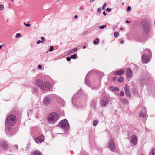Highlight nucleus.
Returning <instances> with one entry per match:
<instances>
[{"mask_svg": "<svg viewBox=\"0 0 155 155\" xmlns=\"http://www.w3.org/2000/svg\"><path fill=\"white\" fill-rule=\"evenodd\" d=\"M110 149L112 151H114L115 149V147L113 139L110 138V142L108 145Z\"/></svg>", "mask_w": 155, "mask_h": 155, "instance_id": "6", "label": "nucleus"}, {"mask_svg": "<svg viewBox=\"0 0 155 155\" xmlns=\"http://www.w3.org/2000/svg\"><path fill=\"white\" fill-rule=\"evenodd\" d=\"M36 84L38 87L42 90H48L50 88V85L48 83L45 84L42 81L40 80H37Z\"/></svg>", "mask_w": 155, "mask_h": 155, "instance_id": "1", "label": "nucleus"}, {"mask_svg": "<svg viewBox=\"0 0 155 155\" xmlns=\"http://www.w3.org/2000/svg\"><path fill=\"white\" fill-rule=\"evenodd\" d=\"M126 95L128 97H130L131 96V93L128 91H125Z\"/></svg>", "mask_w": 155, "mask_h": 155, "instance_id": "17", "label": "nucleus"}, {"mask_svg": "<svg viewBox=\"0 0 155 155\" xmlns=\"http://www.w3.org/2000/svg\"><path fill=\"white\" fill-rule=\"evenodd\" d=\"M106 11H108L109 12H110L111 11V9H110L109 8H107L106 9Z\"/></svg>", "mask_w": 155, "mask_h": 155, "instance_id": "37", "label": "nucleus"}, {"mask_svg": "<svg viewBox=\"0 0 155 155\" xmlns=\"http://www.w3.org/2000/svg\"><path fill=\"white\" fill-rule=\"evenodd\" d=\"M78 51V48H74L73 49L70 51L71 53H73Z\"/></svg>", "mask_w": 155, "mask_h": 155, "instance_id": "18", "label": "nucleus"}, {"mask_svg": "<svg viewBox=\"0 0 155 155\" xmlns=\"http://www.w3.org/2000/svg\"><path fill=\"white\" fill-rule=\"evenodd\" d=\"M74 97H73V98H72V102H73V100H74Z\"/></svg>", "mask_w": 155, "mask_h": 155, "instance_id": "51", "label": "nucleus"}, {"mask_svg": "<svg viewBox=\"0 0 155 155\" xmlns=\"http://www.w3.org/2000/svg\"><path fill=\"white\" fill-rule=\"evenodd\" d=\"M126 76L127 78H130L132 76V70L130 68H128L126 71Z\"/></svg>", "mask_w": 155, "mask_h": 155, "instance_id": "9", "label": "nucleus"}, {"mask_svg": "<svg viewBox=\"0 0 155 155\" xmlns=\"http://www.w3.org/2000/svg\"><path fill=\"white\" fill-rule=\"evenodd\" d=\"M58 127L64 129V130H67L69 127L68 121L65 119L61 121L58 124Z\"/></svg>", "mask_w": 155, "mask_h": 155, "instance_id": "5", "label": "nucleus"}, {"mask_svg": "<svg viewBox=\"0 0 155 155\" xmlns=\"http://www.w3.org/2000/svg\"><path fill=\"white\" fill-rule=\"evenodd\" d=\"M24 25H25V26L27 27H28L30 25L29 24H26L25 23H24Z\"/></svg>", "mask_w": 155, "mask_h": 155, "instance_id": "32", "label": "nucleus"}, {"mask_svg": "<svg viewBox=\"0 0 155 155\" xmlns=\"http://www.w3.org/2000/svg\"><path fill=\"white\" fill-rule=\"evenodd\" d=\"M98 121L97 120H95L94 121L93 125L94 126H96L98 124Z\"/></svg>", "mask_w": 155, "mask_h": 155, "instance_id": "22", "label": "nucleus"}, {"mask_svg": "<svg viewBox=\"0 0 155 155\" xmlns=\"http://www.w3.org/2000/svg\"><path fill=\"white\" fill-rule=\"evenodd\" d=\"M147 114L146 112L143 113L141 112L140 114V116L142 117L143 118H144L147 116Z\"/></svg>", "mask_w": 155, "mask_h": 155, "instance_id": "16", "label": "nucleus"}, {"mask_svg": "<svg viewBox=\"0 0 155 155\" xmlns=\"http://www.w3.org/2000/svg\"><path fill=\"white\" fill-rule=\"evenodd\" d=\"M124 91H121L120 94V96H122L124 95Z\"/></svg>", "mask_w": 155, "mask_h": 155, "instance_id": "29", "label": "nucleus"}, {"mask_svg": "<svg viewBox=\"0 0 155 155\" xmlns=\"http://www.w3.org/2000/svg\"><path fill=\"white\" fill-rule=\"evenodd\" d=\"M42 68V66L41 65H39L38 66V68L39 69H41Z\"/></svg>", "mask_w": 155, "mask_h": 155, "instance_id": "39", "label": "nucleus"}, {"mask_svg": "<svg viewBox=\"0 0 155 155\" xmlns=\"http://www.w3.org/2000/svg\"><path fill=\"white\" fill-rule=\"evenodd\" d=\"M124 72V70H120L115 72L114 74L117 75H121L123 74Z\"/></svg>", "mask_w": 155, "mask_h": 155, "instance_id": "12", "label": "nucleus"}, {"mask_svg": "<svg viewBox=\"0 0 155 155\" xmlns=\"http://www.w3.org/2000/svg\"><path fill=\"white\" fill-rule=\"evenodd\" d=\"M106 3H104L103 5V6L102 7V9L103 10H104L105 9V8L106 6Z\"/></svg>", "mask_w": 155, "mask_h": 155, "instance_id": "27", "label": "nucleus"}, {"mask_svg": "<svg viewBox=\"0 0 155 155\" xmlns=\"http://www.w3.org/2000/svg\"><path fill=\"white\" fill-rule=\"evenodd\" d=\"M106 25H104L102 26H99V28L100 29H103L104 28H106Z\"/></svg>", "mask_w": 155, "mask_h": 155, "instance_id": "24", "label": "nucleus"}, {"mask_svg": "<svg viewBox=\"0 0 155 155\" xmlns=\"http://www.w3.org/2000/svg\"><path fill=\"white\" fill-rule=\"evenodd\" d=\"M124 89L125 91H128L129 89H128V86L127 84H126L125 85V86L124 87Z\"/></svg>", "mask_w": 155, "mask_h": 155, "instance_id": "25", "label": "nucleus"}, {"mask_svg": "<svg viewBox=\"0 0 155 155\" xmlns=\"http://www.w3.org/2000/svg\"><path fill=\"white\" fill-rule=\"evenodd\" d=\"M140 155H144L143 154H141Z\"/></svg>", "mask_w": 155, "mask_h": 155, "instance_id": "53", "label": "nucleus"}, {"mask_svg": "<svg viewBox=\"0 0 155 155\" xmlns=\"http://www.w3.org/2000/svg\"><path fill=\"white\" fill-rule=\"evenodd\" d=\"M109 102V99L107 97H104L101 102V106L102 107H105L107 103Z\"/></svg>", "mask_w": 155, "mask_h": 155, "instance_id": "8", "label": "nucleus"}, {"mask_svg": "<svg viewBox=\"0 0 155 155\" xmlns=\"http://www.w3.org/2000/svg\"><path fill=\"white\" fill-rule=\"evenodd\" d=\"M101 11V9L100 8H99L97 9V12L98 13H100Z\"/></svg>", "mask_w": 155, "mask_h": 155, "instance_id": "38", "label": "nucleus"}, {"mask_svg": "<svg viewBox=\"0 0 155 155\" xmlns=\"http://www.w3.org/2000/svg\"><path fill=\"white\" fill-rule=\"evenodd\" d=\"M94 0H90V3H91L92 2H93Z\"/></svg>", "mask_w": 155, "mask_h": 155, "instance_id": "47", "label": "nucleus"}, {"mask_svg": "<svg viewBox=\"0 0 155 155\" xmlns=\"http://www.w3.org/2000/svg\"><path fill=\"white\" fill-rule=\"evenodd\" d=\"M2 45H0V49H2Z\"/></svg>", "mask_w": 155, "mask_h": 155, "instance_id": "49", "label": "nucleus"}, {"mask_svg": "<svg viewBox=\"0 0 155 155\" xmlns=\"http://www.w3.org/2000/svg\"><path fill=\"white\" fill-rule=\"evenodd\" d=\"M148 29L149 30L150 29V28H148Z\"/></svg>", "mask_w": 155, "mask_h": 155, "instance_id": "55", "label": "nucleus"}, {"mask_svg": "<svg viewBox=\"0 0 155 155\" xmlns=\"http://www.w3.org/2000/svg\"><path fill=\"white\" fill-rule=\"evenodd\" d=\"M78 17V16H77V15H75V16H74V18H75V19L77 18Z\"/></svg>", "mask_w": 155, "mask_h": 155, "instance_id": "48", "label": "nucleus"}, {"mask_svg": "<svg viewBox=\"0 0 155 155\" xmlns=\"http://www.w3.org/2000/svg\"><path fill=\"white\" fill-rule=\"evenodd\" d=\"M44 137L43 135H41L35 139V141L38 144L41 143L44 141Z\"/></svg>", "mask_w": 155, "mask_h": 155, "instance_id": "7", "label": "nucleus"}, {"mask_svg": "<svg viewBox=\"0 0 155 155\" xmlns=\"http://www.w3.org/2000/svg\"><path fill=\"white\" fill-rule=\"evenodd\" d=\"M117 79V78L116 77H114L113 78V80L114 81H115Z\"/></svg>", "mask_w": 155, "mask_h": 155, "instance_id": "41", "label": "nucleus"}, {"mask_svg": "<svg viewBox=\"0 0 155 155\" xmlns=\"http://www.w3.org/2000/svg\"><path fill=\"white\" fill-rule=\"evenodd\" d=\"M124 78L123 77H120L118 80V81L119 82H122L124 80Z\"/></svg>", "mask_w": 155, "mask_h": 155, "instance_id": "19", "label": "nucleus"}, {"mask_svg": "<svg viewBox=\"0 0 155 155\" xmlns=\"http://www.w3.org/2000/svg\"><path fill=\"white\" fill-rule=\"evenodd\" d=\"M41 39L42 40L41 41L42 42H43L44 41V38L43 37H41Z\"/></svg>", "mask_w": 155, "mask_h": 155, "instance_id": "35", "label": "nucleus"}, {"mask_svg": "<svg viewBox=\"0 0 155 155\" xmlns=\"http://www.w3.org/2000/svg\"><path fill=\"white\" fill-rule=\"evenodd\" d=\"M51 101L50 98L46 97L44 99V104L45 105H48L50 104Z\"/></svg>", "mask_w": 155, "mask_h": 155, "instance_id": "10", "label": "nucleus"}, {"mask_svg": "<svg viewBox=\"0 0 155 155\" xmlns=\"http://www.w3.org/2000/svg\"><path fill=\"white\" fill-rule=\"evenodd\" d=\"M122 5H124V3H122Z\"/></svg>", "mask_w": 155, "mask_h": 155, "instance_id": "54", "label": "nucleus"}, {"mask_svg": "<svg viewBox=\"0 0 155 155\" xmlns=\"http://www.w3.org/2000/svg\"><path fill=\"white\" fill-rule=\"evenodd\" d=\"M126 22L127 23H129L130 22V21H129L128 20H126Z\"/></svg>", "mask_w": 155, "mask_h": 155, "instance_id": "46", "label": "nucleus"}, {"mask_svg": "<svg viewBox=\"0 0 155 155\" xmlns=\"http://www.w3.org/2000/svg\"><path fill=\"white\" fill-rule=\"evenodd\" d=\"M88 32V31H85L83 32V35H85L87 34Z\"/></svg>", "mask_w": 155, "mask_h": 155, "instance_id": "36", "label": "nucleus"}, {"mask_svg": "<svg viewBox=\"0 0 155 155\" xmlns=\"http://www.w3.org/2000/svg\"><path fill=\"white\" fill-rule=\"evenodd\" d=\"M4 8V5H0V11L2 10Z\"/></svg>", "mask_w": 155, "mask_h": 155, "instance_id": "28", "label": "nucleus"}, {"mask_svg": "<svg viewBox=\"0 0 155 155\" xmlns=\"http://www.w3.org/2000/svg\"><path fill=\"white\" fill-rule=\"evenodd\" d=\"M31 153V155H42L41 153L38 150L32 152Z\"/></svg>", "mask_w": 155, "mask_h": 155, "instance_id": "13", "label": "nucleus"}, {"mask_svg": "<svg viewBox=\"0 0 155 155\" xmlns=\"http://www.w3.org/2000/svg\"><path fill=\"white\" fill-rule=\"evenodd\" d=\"M34 89L35 91L37 92L38 91V89L37 88H34Z\"/></svg>", "mask_w": 155, "mask_h": 155, "instance_id": "42", "label": "nucleus"}, {"mask_svg": "<svg viewBox=\"0 0 155 155\" xmlns=\"http://www.w3.org/2000/svg\"><path fill=\"white\" fill-rule=\"evenodd\" d=\"M84 9V7L83 6L81 7L80 9L81 10H82Z\"/></svg>", "mask_w": 155, "mask_h": 155, "instance_id": "40", "label": "nucleus"}, {"mask_svg": "<svg viewBox=\"0 0 155 155\" xmlns=\"http://www.w3.org/2000/svg\"><path fill=\"white\" fill-rule=\"evenodd\" d=\"M77 55L76 54H74L73 55H72L71 56V58L73 59H75L76 58Z\"/></svg>", "mask_w": 155, "mask_h": 155, "instance_id": "23", "label": "nucleus"}, {"mask_svg": "<svg viewBox=\"0 0 155 155\" xmlns=\"http://www.w3.org/2000/svg\"><path fill=\"white\" fill-rule=\"evenodd\" d=\"M66 59L68 61H69L71 60V57H68Z\"/></svg>", "mask_w": 155, "mask_h": 155, "instance_id": "31", "label": "nucleus"}, {"mask_svg": "<svg viewBox=\"0 0 155 155\" xmlns=\"http://www.w3.org/2000/svg\"><path fill=\"white\" fill-rule=\"evenodd\" d=\"M21 34L20 33H17L16 34V38H18L21 36Z\"/></svg>", "mask_w": 155, "mask_h": 155, "instance_id": "30", "label": "nucleus"}, {"mask_svg": "<svg viewBox=\"0 0 155 155\" xmlns=\"http://www.w3.org/2000/svg\"><path fill=\"white\" fill-rule=\"evenodd\" d=\"M131 7L130 6H128L127 7V11H129L131 9Z\"/></svg>", "mask_w": 155, "mask_h": 155, "instance_id": "33", "label": "nucleus"}, {"mask_svg": "<svg viewBox=\"0 0 155 155\" xmlns=\"http://www.w3.org/2000/svg\"><path fill=\"white\" fill-rule=\"evenodd\" d=\"M86 48V46H83V48H84V49H85V48Z\"/></svg>", "mask_w": 155, "mask_h": 155, "instance_id": "50", "label": "nucleus"}, {"mask_svg": "<svg viewBox=\"0 0 155 155\" xmlns=\"http://www.w3.org/2000/svg\"><path fill=\"white\" fill-rule=\"evenodd\" d=\"M14 147L16 149H17L18 148V145H15L14 146Z\"/></svg>", "mask_w": 155, "mask_h": 155, "instance_id": "43", "label": "nucleus"}, {"mask_svg": "<svg viewBox=\"0 0 155 155\" xmlns=\"http://www.w3.org/2000/svg\"><path fill=\"white\" fill-rule=\"evenodd\" d=\"M58 118V117L57 114L55 112H52L49 115L48 119L49 123H53L55 122Z\"/></svg>", "mask_w": 155, "mask_h": 155, "instance_id": "4", "label": "nucleus"}, {"mask_svg": "<svg viewBox=\"0 0 155 155\" xmlns=\"http://www.w3.org/2000/svg\"><path fill=\"white\" fill-rule=\"evenodd\" d=\"M119 35V33L117 32H115L114 34V36L115 38H117Z\"/></svg>", "mask_w": 155, "mask_h": 155, "instance_id": "21", "label": "nucleus"}, {"mask_svg": "<svg viewBox=\"0 0 155 155\" xmlns=\"http://www.w3.org/2000/svg\"><path fill=\"white\" fill-rule=\"evenodd\" d=\"M103 14L105 16L106 15V14L105 12V11L103 12Z\"/></svg>", "mask_w": 155, "mask_h": 155, "instance_id": "44", "label": "nucleus"}, {"mask_svg": "<svg viewBox=\"0 0 155 155\" xmlns=\"http://www.w3.org/2000/svg\"><path fill=\"white\" fill-rule=\"evenodd\" d=\"M122 29V28H120V29Z\"/></svg>", "mask_w": 155, "mask_h": 155, "instance_id": "56", "label": "nucleus"}, {"mask_svg": "<svg viewBox=\"0 0 155 155\" xmlns=\"http://www.w3.org/2000/svg\"><path fill=\"white\" fill-rule=\"evenodd\" d=\"M131 141L134 145L136 144L137 142V137L135 135L132 136L131 137Z\"/></svg>", "mask_w": 155, "mask_h": 155, "instance_id": "11", "label": "nucleus"}, {"mask_svg": "<svg viewBox=\"0 0 155 155\" xmlns=\"http://www.w3.org/2000/svg\"><path fill=\"white\" fill-rule=\"evenodd\" d=\"M16 121V117L14 115H9L7 117L6 122L8 125L13 126L15 124Z\"/></svg>", "mask_w": 155, "mask_h": 155, "instance_id": "3", "label": "nucleus"}, {"mask_svg": "<svg viewBox=\"0 0 155 155\" xmlns=\"http://www.w3.org/2000/svg\"><path fill=\"white\" fill-rule=\"evenodd\" d=\"M144 54L142 56V60L144 63H147L149 59V56L151 55V51L149 49H145L143 51Z\"/></svg>", "mask_w": 155, "mask_h": 155, "instance_id": "2", "label": "nucleus"}, {"mask_svg": "<svg viewBox=\"0 0 155 155\" xmlns=\"http://www.w3.org/2000/svg\"><path fill=\"white\" fill-rule=\"evenodd\" d=\"M149 155H155V148H153L151 149Z\"/></svg>", "mask_w": 155, "mask_h": 155, "instance_id": "15", "label": "nucleus"}, {"mask_svg": "<svg viewBox=\"0 0 155 155\" xmlns=\"http://www.w3.org/2000/svg\"><path fill=\"white\" fill-rule=\"evenodd\" d=\"M43 43L40 40H38L37 42V44H39L40 43Z\"/></svg>", "mask_w": 155, "mask_h": 155, "instance_id": "34", "label": "nucleus"}, {"mask_svg": "<svg viewBox=\"0 0 155 155\" xmlns=\"http://www.w3.org/2000/svg\"><path fill=\"white\" fill-rule=\"evenodd\" d=\"M110 89L114 91H117L119 90V89L118 87H110Z\"/></svg>", "mask_w": 155, "mask_h": 155, "instance_id": "14", "label": "nucleus"}, {"mask_svg": "<svg viewBox=\"0 0 155 155\" xmlns=\"http://www.w3.org/2000/svg\"><path fill=\"white\" fill-rule=\"evenodd\" d=\"M54 49V47L53 46H51L50 47V48L49 49V51H52Z\"/></svg>", "mask_w": 155, "mask_h": 155, "instance_id": "26", "label": "nucleus"}, {"mask_svg": "<svg viewBox=\"0 0 155 155\" xmlns=\"http://www.w3.org/2000/svg\"><path fill=\"white\" fill-rule=\"evenodd\" d=\"M99 40L98 38H97L96 39V40H94L93 41L94 43L96 45H97V44H98V43H99Z\"/></svg>", "mask_w": 155, "mask_h": 155, "instance_id": "20", "label": "nucleus"}, {"mask_svg": "<svg viewBox=\"0 0 155 155\" xmlns=\"http://www.w3.org/2000/svg\"><path fill=\"white\" fill-rule=\"evenodd\" d=\"M124 40H122L120 41V43L121 44H123L124 43Z\"/></svg>", "mask_w": 155, "mask_h": 155, "instance_id": "45", "label": "nucleus"}, {"mask_svg": "<svg viewBox=\"0 0 155 155\" xmlns=\"http://www.w3.org/2000/svg\"><path fill=\"white\" fill-rule=\"evenodd\" d=\"M11 1L12 2H13L14 1V0H11Z\"/></svg>", "mask_w": 155, "mask_h": 155, "instance_id": "52", "label": "nucleus"}]
</instances>
